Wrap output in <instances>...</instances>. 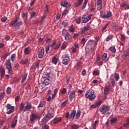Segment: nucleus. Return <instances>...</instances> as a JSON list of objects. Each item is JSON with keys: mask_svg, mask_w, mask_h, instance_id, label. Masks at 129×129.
Masks as SVG:
<instances>
[{"mask_svg": "<svg viewBox=\"0 0 129 129\" xmlns=\"http://www.w3.org/2000/svg\"><path fill=\"white\" fill-rule=\"evenodd\" d=\"M85 97L87 99H89L90 101H92V100L95 99L96 96H95L94 91L92 88H90V89L86 92L85 94Z\"/></svg>", "mask_w": 129, "mask_h": 129, "instance_id": "obj_1", "label": "nucleus"}, {"mask_svg": "<svg viewBox=\"0 0 129 129\" xmlns=\"http://www.w3.org/2000/svg\"><path fill=\"white\" fill-rule=\"evenodd\" d=\"M55 115L53 113H49L47 115L45 116L44 119H42L41 122L42 124H46V123L52 118Z\"/></svg>", "mask_w": 129, "mask_h": 129, "instance_id": "obj_2", "label": "nucleus"}, {"mask_svg": "<svg viewBox=\"0 0 129 129\" xmlns=\"http://www.w3.org/2000/svg\"><path fill=\"white\" fill-rule=\"evenodd\" d=\"M76 115V110H74L72 111L71 113V114H70L69 112H67L66 114V118H69L70 121H72L74 119Z\"/></svg>", "mask_w": 129, "mask_h": 129, "instance_id": "obj_3", "label": "nucleus"}, {"mask_svg": "<svg viewBox=\"0 0 129 129\" xmlns=\"http://www.w3.org/2000/svg\"><path fill=\"white\" fill-rule=\"evenodd\" d=\"M62 63L64 65H68L70 63V58L68 54L64 55L62 56Z\"/></svg>", "mask_w": 129, "mask_h": 129, "instance_id": "obj_4", "label": "nucleus"}, {"mask_svg": "<svg viewBox=\"0 0 129 129\" xmlns=\"http://www.w3.org/2000/svg\"><path fill=\"white\" fill-rule=\"evenodd\" d=\"M110 110V107L103 105L100 107V111L101 114H104L106 112Z\"/></svg>", "mask_w": 129, "mask_h": 129, "instance_id": "obj_5", "label": "nucleus"}, {"mask_svg": "<svg viewBox=\"0 0 129 129\" xmlns=\"http://www.w3.org/2000/svg\"><path fill=\"white\" fill-rule=\"evenodd\" d=\"M6 108L7 110V114H11L12 113H13L15 110V107L12 106L10 104L7 105Z\"/></svg>", "mask_w": 129, "mask_h": 129, "instance_id": "obj_6", "label": "nucleus"}, {"mask_svg": "<svg viewBox=\"0 0 129 129\" xmlns=\"http://www.w3.org/2000/svg\"><path fill=\"white\" fill-rule=\"evenodd\" d=\"M92 17V14H89L88 17H86V16L84 15L83 16L82 19V22L83 23H86L88 21L91 20Z\"/></svg>", "mask_w": 129, "mask_h": 129, "instance_id": "obj_7", "label": "nucleus"}, {"mask_svg": "<svg viewBox=\"0 0 129 129\" xmlns=\"http://www.w3.org/2000/svg\"><path fill=\"white\" fill-rule=\"evenodd\" d=\"M39 116L34 113H32L30 116V120L32 122H34L35 120H37Z\"/></svg>", "mask_w": 129, "mask_h": 129, "instance_id": "obj_8", "label": "nucleus"}, {"mask_svg": "<svg viewBox=\"0 0 129 129\" xmlns=\"http://www.w3.org/2000/svg\"><path fill=\"white\" fill-rule=\"evenodd\" d=\"M62 119L60 117H55L53 121H51V123H53L54 124H57L58 122H60L61 121Z\"/></svg>", "mask_w": 129, "mask_h": 129, "instance_id": "obj_9", "label": "nucleus"}, {"mask_svg": "<svg viewBox=\"0 0 129 129\" xmlns=\"http://www.w3.org/2000/svg\"><path fill=\"white\" fill-rule=\"evenodd\" d=\"M60 6L64 8H68L71 6L70 4L67 1L60 2Z\"/></svg>", "mask_w": 129, "mask_h": 129, "instance_id": "obj_10", "label": "nucleus"}, {"mask_svg": "<svg viewBox=\"0 0 129 129\" xmlns=\"http://www.w3.org/2000/svg\"><path fill=\"white\" fill-rule=\"evenodd\" d=\"M69 99L71 100V101H72L73 100V99L75 98L76 97V91H73L72 92L70 93L69 95Z\"/></svg>", "mask_w": 129, "mask_h": 129, "instance_id": "obj_11", "label": "nucleus"}, {"mask_svg": "<svg viewBox=\"0 0 129 129\" xmlns=\"http://www.w3.org/2000/svg\"><path fill=\"white\" fill-rule=\"evenodd\" d=\"M44 54V49L43 47H41L38 53V57L39 58H42Z\"/></svg>", "mask_w": 129, "mask_h": 129, "instance_id": "obj_12", "label": "nucleus"}, {"mask_svg": "<svg viewBox=\"0 0 129 129\" xmlns=\"http://www.w3.org/2000/svg\"><path fill=\"white\" fill-rule=\"evenodd\" d=\"M90 29V24H88L87 25H86L84 29H82L81 30V32L83 34H84L86 32L88 31Z\"/></svg>", "mask_w": 129, "mask_h": 129, "instance_id": "obj_13", "label": "nucleus"}, {"mask_svg": "<svg viewBox=\"0 0 129 129\" xmlns=\"http://www.w3.org/2000/svg\"><path fill=\"white\" fill-rule=\"evenodd\" d=\"M112 16L111 12H108L107 14H104L102 16V19H109Z\"/></svg>", "mask_w": 129, "mask_h": 129, "instance_id": "obj_14", "label": "nucleus"}, {"mask_svg": "<svg viewBox=\"0 0 129 129\" xmlns=\"http://www.w3.org/2000/svg\"><path fill=\"white\" fill-rule=\"evenodd\" d=\"M45 104H46V102H45L44 101H40L38 106H37V109L41 110L42 108L44 107Z\"/></svg>", "mask_w": 129, "mask_h": 129, "instance_id": "obj_15", "label": "nucleus"}, {"mask_svg": "<svg viewBox=\"0 0 129 129\" xmlns=\"http://www.w3.org/2000/svg\"><path fill=\"white\" fill-rule=\"evenodd\" d=\"M5 66L7 67V69L12 68V63L11 62V59H8L7 60L6 62L5 63Z\"/></svg>", "mask_w": 129, "mask_h": 129, "instance_id": "obj_16", "label": "nucleus"}, {"mask_svg": "<svg viewBox=\"0 0 129 129\" xmlns=\"http://www.w3.org/2000/svg\"><path fill=\"white\" fill-rule=\"evenodd\" d=\"M0 73H1V77L3 78L5 77L6 74L5 69L3 67H0Z\"/></svg>", "mask_w": 129, "mask_h": 129, "instance_id": "obj_17", "label": "nucleus"}, {"mask_svg": "<svg viewBox=\"0 0 129 129\" xmlns=\"http://www.w3.org/2000/svg\"><path fill=\"white\" fill-rule=\"evenodd\" d=\"M89 45L91 47V49L93 48L94 47H96L97 45V43L94 42V40H90L89 41Z\"/></svg>", "mask_w": 129, "mask_h": 129, "instance_id": "obj_18", "label": "nucleus"}, {"mask_svg": "<svg viewBox=\"0 0 129 129\" xmlns=\"http://www.w3.org/2000/svg\"><path fill=\"white\" fill-rule=\"evenodd\" d=\"M83 3V0H77V2L75 3V6L76 8L79 7Z\"/></svg>", "mask_w": 129, "mask_h": 129, "instance_id": "obj_19", "label": "nucleus"}, {"mask_svg": "<svg viewBox=\"0 0 129 129\" xmlns=\"http://www.w3.org/2000/svg\"><path fill=\"white\" fill-rule=\"evenodd\" d=\"M17 118H18L17 116H16L14 118V120H13L12 123V128H15V127L16 126V123L17 122Z\"/></svg>", "mask_w": 129, "mask_h": 129, "instance_id": "obj_20", "label": "nucleus"}, {"mask_svg": "<svg viewBox=\"0 0 129 129\" xmlns=\"http://www.w3.org/2000/svg\"><path fill=\"white\" fill-rule=\"evenodd\" d=\"M113 77V75H111L110 76V81L111 84H112V86L114 87L115 85V81Z\"/></svg>", "mask_w": 129, "mask_h": 129, "instance_id": "obj_21", "label": "nucleus"}, {"mask_svg": "<svg viewBox=\"0 0 129 129\" xmlns=\"http://www.w3.org/2000/svg\"><path fill=\"white\" fill-rule=\"evenodd\" d=\"M32 103L30 102H27V105L25 107V108L27 110H29L32 109Z\"/></svg>", "mask_w": 129, "mask_h": 129, "instance_id": "obj_22", "label": "nucleus"}, {"mask_svg": "<svg viewBox=\"0 0 129 129\" xmlns=\"http://www.w3.org/2000/svg\"><path fill=\"white\" fill-rule=\"evenodd\" d=\"M113 75V79H115V81H116V82L120 79L119 74H117L116 73H115L114 75Z\"/></svg>", "mask_w": 129, "mask_h": 129, "instance_id": "obj_23", "label": "nucleus"}, {"mask_svg": "<svg viewBox=\"0 0 129 129\" xmlns=\"http://www.w3.org/2000/svg\"><path fill=\"white\" fill-rule=\"evenodd\" d=\"M17 22H18V20H17V18L16 17L15 20H13L10 23V27H15Z\"/></svg>", "mask_w": 129, "mask_h": 129, "instance_id": "obj_24", "label": "nucleus"}, {"mask_svg": "<svg viewBox=\"0 0 129 129\" xmlns=\"http://www.w3.org/2000/svg\"><path fill=\"white\" fill-rule=\"evenodd\" d=\"M64 40L67 41H70L72 39V36L71 34H68L66 36H64Z\"/></svg>", "mask_w": 129, "mask_h": 129, "instance_id": "obj_25", "label": "nucleus"}, {"mask_svg": "<svg viewBox=\"0 0 129 129\" xmlns=\"http://www.w3.org/2000/svg\"><path fill=\"white\" fill-rule=\"evenodd\" d=\"M57 60H58L57 56H54L53 57L51 62H52V63L56 65L57 63Z\"/></svg>", "mask_w": 129, "mask_h": 129, "instance_id": "obj_26", "label": "nucleus"}, {"mask_svg": "<svg viewBox=\"0 0 129 129\" xmlns=\"http://www.w3.org/2000/svg\"><path fill=\"white\" fill-rule=\"evenodd\" d=\"M117 118L116 117L112 118V119H111L110 121V124L112 125L113 124H115L117 122Z\"/></svg>", "mask_w": 129, "mask_h": 129, "instance_id": "obj_27", "label": "nucleus"}, {"mask_svg": "<svg viewBox=\"0 0 129 129\" xmlns=\"http://www.w3.org/2000/svg\"><path fill=\"white\" fill-rule=\"evenodd\" d=\"M88 2V0H84V2L83 4V6L82 7V10H85L86 6L87 5Z\"/></svg>", "mask_w": 129, "mask_h": 129, "instance_id": "obj_28", "label": "nucleus"}, {"mask_svg": "<svg viewBox=\"0 0 129 129\" xmlns=\"http://www.w3.org/2000/svg\"><path fill=\"white\" fill-rule=\"evenodd\" d=\"M81 112L80 110H78L77 112V113H76V118L77 119L78 118H79V117H80L81 116Z\"/></svg>", "mask_w": 129, "mask_h": 129, "instance_id": "obj_29", "label": "nucleus"}, {"mask_svg": "<svg viewBox=\"0 0 129 129\" xmlns=\"http://www.w3.org/2000/svg\"><path fill=\"white\" fill-rule=\"evenodd\" d=\"M111 86H109L108 87H106L104 89V94L105 95H107L108 93V91L110 89Z\"/></svg>", "mask_w": 129, "mask_h": 129, "instance_id": "obj_30", "label": "nucleus"}, {"mask_svg": "<svg viewBox=\"0 0 129 129\" xmlns=\"http://www.w3.org/2000/svg\"><path fill=\"white\" fill-rule=\"evenodd\" d=\"M43 83L47 86L48 85H50V80L48 78H45L44 79V81Z\"/></svg>", "mask_w": 129, "mask_h": 129, "instance_id": "obj_31", "label": "nucleus"}, {"mask_svg": "<svg viewBox=\"0 0 129 129\" xmlns=\"http://www.w3.org/2000/svg\"><path fill=\"white\" fill-rule=\"evenodd\" d=\"M79 125L76 124H73L71 125V129H79Z\"/></svg>", "mask_w": 129, "mask_h": 129, "instance_id": "obj_32", "label": "nucleus"}, {"mask_svg": "<svg viewBox=\"0 0 129 129\" xmlns=\"http://www.w3.org/2000/svg\"><path fill=\"white\" fill-rule=\"evenodd\" d=\"M27 76H28V74H27V73L23 75L22 81H21V83H24V82L26 80V78Z\"/></svg>", "mask_w": 129, "mask_h": 129, "instance_id": "obj_33", "label": "nucleus"}, {"mask_svg": "<svg viewBox=\"0 0 129 129\" xmlns=\"http://www.w3.org/2000/svg\"><path fill=\"white\" fill-rule=\"evenodd\" d=\"M16 57V54H13L12 55L10 56V59L13 62H14L15 60Z\"/></svg>", "mask_w": 129, "mask_h": 129, "instance_id": "obj_34", "label": "nucleus"}, {"mask_svg": "<svg viewBox=\"0 0 129 129\" xmlns=\"http://www.w3.org/2000/svg\"><path fill=\"white\" fill-rule=\"evenodd\" d=\"M123 126L124 127H129V118L126 119V123L123 124Z\"/></svg>", "mask_w": 129, "mask_h": 129, "instance_id": "obj_35", "label": "nucleus"}, {"mask_svg": "<svg viewBox=\"0 0 129 129\" xmlns=\"http://www.w3.org/2000/svg\"><path fill=\"white\" fill-rule=\"evenodd\" d=\"M30 53V49H29V47H26V48L25 49V54L28 55V54H29Z\"/></svg>", "mask_w": 129, "mask_h": 129, "instance_id": "obj_36", "label": "nucleus"}, {"mask_svg": "<svg viewBox=\"0 0 129 129\" xmlns=\"http://www.w3.org/2000/svg\"><path fill=\"white\" fill-rule=\"evenodd\" d=\"M109 49L111 51H112V53L116 52V49H115V46L110 47Z\"/></svg>", "mask_w": 129, "mask_h": 129, "instance_id": "obj_37", "label": "nucleus"}, {"mask_svg": "<svg viewBox=\"0 0 129 129\" xmlns=\"http://www.w3.org/2000/svg\"><path fill=\"white\" fill-rule=\"evenodd\" d=\"M47 85L45 84L44 83H41L39 85V88L40 89H43Z\"/></svg>", "mask_w": 129, "mask_h": 129, "instance_id": "obj_38", "label": "nucleus"}, {"mask_svg": "<svg viewBox=\"0 0 129 129\" xmlns=\"http://www.w3.org/2000/svg\"><path fill=\"white\" fill-rule=\"evenodd\" d=\"M67 91V89L65 88H63L61 91H60V93H61L62 95H64Z\"/></svg>", "mask_w": 129, "mask_h": 129, "instance_id": "obj_39", "label": "nucleus"}, {"mask_svg": "<svg viewBox=\"0 0 129 129\" xmlns=\"http://www.w3.org/2000/svg\"><path fill=\"white\" fill-rule=\"evenodd\" d=\"M21 25H23V23L21 22H19L16 23L15 27V28H19Z\"/></svg>", "mask_w": 129, "mask_h": 129, "instance_id": "obj_40", "label": "nucleus"}, {"mask_svg": "<svg viewBox=\"0 0 129 129\" xmlns=\"http://www.w3.org/2000/svg\"><path fill=\"white\" fill-rule=\"evenodd\" d=\"M113 38V36L112 35H109L107 37V38H106V41L108 42L110 40H111Z\"/></svg>", "mask_w": 129, "mask_h": 129, "instance_id": "obj_41", "label": "nucleus"}, {"mask_svg": "<svg viewBox=\"0 0 129 129\" xmlns=\"http://www.w3.org/2000/svg\"><path fill=\"white\" fill-rule=\"evenodd\" d=\"M107 54L106 53H104L103 55V57H102L103 60L107 61Z\"/></svg>", "mask_w": 129, "mask_h": 129, "instance_id": "obj_42", "label": "nucleus"}, {"mask_svg": "<svg viewBox=\"0 0 129 129\" xmlns=\"http://www.w3.org/2000/svg\"><path fill=\"white\" fill-rule=\"evenodd\" d=\"M120 36H121V41L124 42L126 38V37L125 36V35L123 34H121Z\"/></svg>", "mask_w": 129, "mask_h": 129, "instance_id": "obj_43", "label": "nucleus"}, {"mask_svg": "<svg viewBox=\"0 0 129 129\" xmlns=\"http://www.w3.org/2000/svg\"><path fill=\"white\" fill-rule=\"evenodd\" d=\"M61 45V43L59 42L58 43L56 44V45H55V46L54 47V49L56 50L57 49H58Z\"/></svg>", "mask_w": 129, "mask_h": 129, "instance_id": "obj_44", "label": "nucleus"}, {"mask_svg": "<svg viewBox=\"0 0 129 129\" xmlns=\"http://www.w3.org/2000/svg\"><path fill=\"white\" fill-rule=\"evenodd\" d=\"M5 93L2 92L0 93V100H2L5 97Z\"/></svg>", "mask_w": 129, "mask_h": 129, "instance_id": "obj_45", "label": "nucleus"}, {"mask_svg": "<svg viewBox=\"0 0 129 129\" xmlns=\"http://www.w3.org/2000/svg\"><path fill=\"white\" fill-rule=\"evenodd\" d=\"M28 59H22L21 60V63L23 64H26L28 62Z\"/></svg>", "mask_w": 129, "mask_h": 129, "instance_id": "obj_46", "label": "nucleus"}, {"mask_svg": "<svg viewBox=\"0 0 129 129\" xmlns=\"http://www.w3.org/2000/svg\"><path fill=\"white\" fill-rule=\"evenodd\" d=\"M7 20V18L6 17H4L2 18H1V21H2L3 23H5Z\"/></svg>", "mask_w": 129, "mask_h": 129, "instance_id": "obj_47", "label": "nucleus"}, {"mask_svg": "<svg viewBox=\"0 0 129 129\" xmlns=\"http://www.w3.org/2000/svg\"><path fill=\"white\" fill-rule=\"evenodd\" d=\"M74 31H75V29L73 26H72L70 27V28H69L70 32L73 33V32H74Z\"/></svg>", "mask_w": 129, "mask_h": 129, "instance_id": "obj_48", "label": "nucleus"}, {"mask_svg": "<svg viewBox=\"0 0 129 129\" xmlns=\"http://www.w3.org/2000/svg\"><path fill=\"white\" fill-rule=\"evenodd\" d=\"M126 7H128V4H127L126 3H122L121 4V8H125Z\"/></svg>", "mask_w": 129, "mask_h": 129, "instance_id": "obj_49", "label": "nucleus"}, {"mask_svg": "<svg viewBox=\"0 0 129 129\" xmlns=\"http://www.w3.org/2000/svg\"><path fill=\"white\" fill-rule=\"evenodd\" d=\"M20 108L21 111L23 110V109L24 108V103H21V105H20Z\"/></svg>", "mask_w": 129, "mask_h": 129, "instance_id": "obj_50", "label": "nucleus"}, {"mask_svg": "<svg viewBox=\"0 0 129 129\" xmlns=\"http://www.w3.org/2000/svg\"><path fill=\"white\" fill-rule=\"evenodd\" d=\"M129 56V51L124 52L123 56L126 57Z\"/></svg>", "mask_w": 129, "mask_h": 129, "instance_id": "obj_51", "label": "nucleus"}, {"mask_svg": "<svg viewBox=\"0 0 129 129\" xmlns=\"http://www.w3.org/2000/svg\"><path fill=\"white\" fill-rule=\"evenodd\" d=\"M99 121L98 120H96L94 122V124L92 125V127H96L97 125H98Z\"/></svg>", "mask_w": 129, "mask_h": 129, "instance_id": "obj_52", "label": "nucleus"}, {"mask_svg": "<svg viewBox=\"0 0 129 129\" xmlns=\"http://www.w3.org/2000/svg\"><path fill=\"white\" fill-rule=\"evenodd\" d=\"M11 88L10 87H8L7 89V92L8 94H10L11 93Z\"/></svg>", "mask_w": 129, "mask_h": 129, "instance_id": "obj_53", "label": "nucleus"}, {"mask_svg": "<svg viewBox=\"0 0 129 129\" xmlns=\"http://www.w3.org/2000/svg\"><path fill=\"white\" fill-rule=\"evenodd\" d=\"M7 69L8 70V73L9 74H11L12 73V72H13V71H12V68H10L9 69L7 68Z\"/></svg>", "mask_w": 129, "mask_h": 129, "instance_id": "obj_54", "label": "nucleus"}, {"mask_svg": "<svg viewBox=\"0 0 129 129\" xmlns=\"http://www.w3.org/2000/svg\"><path fill=\"white\" fill-rule=\"evenodd\" d=\"M102 9V5H97V9L100 11Z\"/></svg>", "mask_w": 129, "mask_h": 129, "instance_id": "obj_55", "label": "nucleus"}, {"mask_svg": "<svg viewBox=\"0 0 129 129\" xmlns=\"http://www.w3.org/2000/svg\"><path fill=\"white\" fill-rule=\"evenodd\" d=\"M92 75L95 76H98L99 75L98 72L97 71H94L93 73H92Z\"/></svg>", "mask_w": 129, "mask_h": 129, "instance_id": "obj_56", "label": "nucleus"}, {"mask_svg": "<svg viewBox=\"0 0 129 129\" xmlns=\"http://www.w3.org/2000/svg\"><path fill=\"white\" fill-rule=\"evenodd\" d=\"M68 103V100L64 101L63 103H61V106L62 107H65Z\"/></svg>", "mask_w": 129, "mask_h": 129, "instance_id": "obj_57", "label": "nucleus"}, {"mask_svg": "<svg viewBox=\"0 0 129 129\" xmlns=\"http://www.w3.org/2000/svg\"><path fill=\"white\" fill-rule=\"evenodd\" d=\"M86 40H85V38H82V40H81V44H83V45H85V43H86Z\"/></svg>", "mask_w": 129, "mask_h": 129, "instance_id": "obj_58", "label": "nucleus"}, {"mask_svg": "<svg viewBox=\"0 0 129 129\" xmlns=\"http://www.w3.org/2000/svg\"><path fill=\"white\" fill-rule=\"evenodd\" d=\"M97 105H96L95 103L94 104H92L91 105L90 107L92 109L96 108L97 107Z\"/></svg>", "mask_w": 129, "mask_h": 129, "instance_id": "obj_59", "label": "nucleus"}, {"mask_svg": "<svg viewBox=\"0 0 129 129\" xmlns=\"http://www.w3.org/2000/svg\"><path fill=\"white\" fill-rule=\"evenodd\" d=\"M102 0H98L97 1V5H102Z\"/></svg>", "mask_w": 129, "mask_h": 129, "instance_id": "obj_60", "label": "nucleus"}, {"mask_svg": "<svg viewBox=\"0 0 129 129\" xmlns=\"http://www.w3.org/2000/svg\"><path fill=\"white\" fill-rule=\"evenodd\" d=\"M76 21L77 24H80V23H81V18H80V17L77 19Z\"/></svg>", "mask_w": 129, "mask_h": 129, "instance_id": "obj_61", "label": "nucleus"}, {"mask_svg": "<svg viewBox=\"0 0 129 129\" xmlns=\"http://www.w3.org/2000/svg\"><path fill=\"white\" fill-rule=\"evenodd\" d=\"M66 33H67V30L66 29H64L62 31V35L63 37L66 36Z\"/></svg>", "mask_w": 129, "mask_h": 129, "instance_id": "obj_62", "label": "nucleus"}, {"mask_svg": "<svg viewBox=\"0 0 129 129\" xmlns=\"http://www.w3.org/2000/svg\"><path fill=\"white\" fill-rule=\"evenodd\" d=\"M8 55L9 54L8 53L4 54L3 55V56L2 57L3 59L4 60H6L7 59V57H8Z\"/></svg>", "mask_w": 129, "mask_h": 129, "instance_id": "obj_63", "label": "nucleus"}, {"mask_svg": "<svg viewBox=\"0 0 129 129\" xmlns=\"http://www.w3.org/2000/svg\"><path fill=\"white\" fill-rule=\"evenodd\" d=\"M86 72L85 70H83L82 71V75L83 76H85L86 75Z\"/></svg>", "mask_w": 129, "mask_h": 129, "instance_id": "obj_64", "label": "nucleus"}]
</instances>
